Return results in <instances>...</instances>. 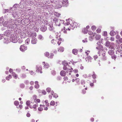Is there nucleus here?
Returning <instances> with one entry per match:
<instances>
[{
    "label": "nucleus",
    "mask_w": 122,
    "mask_h": 122,
    "mask_svg": "<svg viewBox=\"0 0 122 122\" xmlns=\"http://www.w3.org/2000/svg\"><path fill=\"white\" fill-rule=\"evenodd\" d=\"M67 23H66V25L65 27L64 28V29L65 30H70V26L71 25V26L74 28L76 27L78 25V24L76 22H74L72 24H70V22H72V21L70 20V21L69 20H66Z\"/></svg>",
    "instance_id": "f257e3e1"
},
{
    "label": "nucleus",
    "mask_w": 122,
    "mask_h": 122,
    "mask_svg": "<svg viewBox=\"0 0 122 122\" xmlns=\"http://www.w3.org/2000/svg\"><path fill=\"white\" fill-rule=\"evenodd\" d=\"M53 21L55 22L56 24V25L59 26L60 25L61 23H63L64 22V20H57L56 18H55L54 19Z\"/></svg>",
    "instance_id": "f03ea898"
},
{
    "label": "nucleus",
    "mask_w": 122,
    "mask_h": 122,
    "mask_svg": "<svg viewBox=\"0 0 122 122\" xmlns=\"http://www.w3.org/2000/svg\"><path fill=\"white\" fill-rule=\"evenodd\" d=\"M27 49V47L23 45L21 46L20 48V50L22 51H25Z\"/></svg>",
    "instance_id": "7ed1b4c3"
},
{
    "label": "nucleus",
    "mask_w": 122,
    "mask_h": 122,
    "mask_svg": "<svg viewBox=\"0 0 122 122\" xmlns=\"http://www.w3.org/2000/svg\"><path fill=\"white\" fill-rule=\"evenodd\" d=\"M92 58L90 56H88L86 58V61L87 62H91Z\"/></svg>",
    "instance_id": "20e7f679"
},
{
    "label": "nucleus",
    "mask_w": 122,
    "mask_h": 122,
    "mask_svg": "<svg viewBox=\"0 0 122 122\" xmlns=\"http://www.w3.org/2000/svg\"><path fill=\"white\" fill-rule=\"evenodd\" d=\"M34 97H35V99H34V101L36 103H39L40 102V100L39 99H36L37 98L36 96L35 95L34 96Z\"/></svg>",
    "instance_id": "39448f33"
},
{
    "label": "nucleus",
    "mask_w": 122,
    "mask_h": 122,
    "mask_svg": "<svg viewBox=\"0 0 122 122\" xmlns=\"http://www.w3.org/2000/svg\"><path fill=\"white\" fill-rule=\"evenodd\" d=\"M66 72L64 71H61L60 73V74L62 76H64L66 75Z\"/></svg>",
    "instance_id": "423d86ee"
},
{
    "label": "nucleus",
    "mask_w": 122,
    "mask_h": 122,
    "mask_svg": "<svg viewBox=\"0 0 122 122\" xmlns=\"http://www.w3.org/2000/svg\"><path fill=\"white\" fill-rule=\"evenodd\" d=\"M41 30L43 31L44 32L46 31L47 29L46 27V26H42L40 28Z\"/></svg>",
    "instance_id": "0eeeda50"
},
{
    "label": "nucleus",
    "mask_w": 122,
    "mask_h": 122,
    "mask_svg": "<svg viewBox=\"0 0 122 122\" xmlns=\"http://www.w3.org/2000/svg\"><path fill=\"white\" fill-rule=\"evenodd\" d=\"M37 42V40L35 37L33 38L31 41V43L33 44H35Z\"/></svg>",
    "instance_id": "6e6552de"
},
{
    "label": "nucleus",
    "mask_w": 122,
    "mask_h": 122,
    "mask_svg": "<svg viewBox=\"0 0 122 122\" xmlns=\"http://www.w3.org/2000/svg\"><path fill=\"white\" fill-rule=\"evenodd\" d=\"M45 106L44 105H40V107H39L38 108V110L40 111H41L43 109V107H44Z\"/></svg>",
    "instance_id": "1a4fd4ad"
},
{
    "label": "nucleus",
    "mask_w": 122,
    "mask_h": 122,
    "mask_svg": "<svg viewBox=\"0 0 122 122\" xmlns=\"http://www.w3.org/2000/svg\"><path fill=\"white\" fill-rule=\"evenodd\" d=\"M64 50V48L63 47H61L58 49V51L59 52H62Z\"/></svg>",
    "instance_id": "9d476101"
},
{
    "label": "nucleus",
    "mask_w": 122,
    "mask_h": 122,
    "mask_svg": "<svg viewBox=\"0 0 122 122\" xmlns=\"http://www.w3.org/2000/svg\"><path fill=\"white\" fill-rule=\"evenodd\" d=\"M72 53L75 55L77 54V50L76 49H74L72 50Z\"/></svg>",
    "instance_id": "9b49d317"
},
{
    "label": "nucleus",
    "mask_w": 122,
    "mask_h": 122,
    "mask_svg": "<svg viewBox=\"0 0 122 122\" xmlns=\"http://www.w3.org/2000/svg\"><path fill=\"white\" fill-rule=\"evenodd\" d=\"M15 38V37H13L12 38V42H13L14 43H16L18 41V40H17V38H16V39H14Z\"/></svg>",
    "instance_id": "f8f14e48"
},
{
    "label": "nucleus",
    "mask_w": 122,
    "mask_h": 122,
    "mask_svg": "<svg viewBox=\"0 0 122 122\" xmlns=\"http://www.w3.org/2000/svg\"><path fill=\"white\" fill-rule=\"evenodd\" d=\"M35 87L36 88H38L39 87V85L38 84V82L37 81L35 82Z\"/></svg>",
    "instance_id": "ddd939ff"
},
{
    "label": "nucleus",
    "mask_w": 122,
    "mask_h": 122,
    "mask_svg": "<svg viewBox=\"0 0 122 122\" xmlns=\"http://www.w3.org/2000/svg\"><path fill=\"white\" fill-rule=\"evenodd\" d=\"M49 26L50 27L49 28V29L51 30L53 29V28H52L53 27V25L52 23H51L49 25Z\"/></svg>",
    "instance_id": "4468645a"
},
{
    "label": "nucleus",
    "mask_w": 122,
    "mask_h": 122,
    "mask_svg": "<svg viewBox=\"0 0 122 122\" xmlns=\"http://www.w3.org/2000/svg\"><path fill=\"white\" fill-rule=\"evenodd\" d=\"M101 38V36L97 34L96 36V38L97 40H98L100 39Z\"/></svg>",
    "instance_id": "2eb2a0df"
},
{
    "label": "nucleus",
    "mask_w": 122,
    "mask_h": 122,
    "mask_svg": "<svg viewBox=\"0 0 122 122\" xmlns=\"http://www.w3.org/2000/svg\"><path fill=\"white\" fill-rule=\"evenodd\" d=\"M88 30L86 29V28H85L83 30V32L84 33L86 34L87 33Z\"/></svg>",
    "instance_id": "dca6fc26"
},
{
    "label": "nucleus",
    "mask_w": 122,
    "mask_h": 122,
    "mask_svg": "<svg viewBox=\"0 0 122 122\" xmlns=\"http://www.w3.org/2000/svg\"><path fill=\"white\" fill-rule=\"evenodd\" d=\"M12 75L16 79L17 77V76L16 74L14 72H13L12 73Z\"/></svg>",
    "instance_id": "f3484780"
},
{
    "label": "nucleus",
    "mask_w": 122,
    "mask_h": 122,
    "mask_svg": "<svg viewBox=\"0 0 122 122\" xmlns=\"http://www.w3.org/2000/svg\"><path fill=\"white\" fill-rule=\"evenodd\" d=\"M110 35L112 36H113L115 35V32L113 31H112L110 33Z\"/></svg>",
    "instance_id": "a211bd4d"
},
{
    "label": "nucleus",
    "mask_w": 122,
    "mask_h": 122,
    "mask_svg": "<svg viewBox=\"0 0 122 122\" xmlns=\"http://www.w3.org/2000/svg\"><path fill=\"white\" fill-rule=\"evenodd\" d=\"M114 53V51L113 50H110L108 51V53L110 55H112Z\"/></svg>",
    "instance_id": "6ab92c4d"
},
{
    "label": "nucleus",
    "mask_w": 122,
    "mask_h": 122,
    "mask_svg": "<svg viewBox=\"0 0 122 122\" xmlns=\"http://www.w3.org/2000/svg\"><path fill=\"white\" fill-rule=\"evenodd\" d=\"M30 41V39L29 38H28L25 41V43L27 44H28L29 43Z\"/></svg>",
    "instance_id": "aec40b11"
},
{
    "label": "nucleus",
    "mask_w": 122,
    "mask_h": 122,
    "mask_svg": "<svg viewBox=\"0 0 122 122\" xmlns=\"http://www.w3.org/2000/svg\"><path fill=\"white\" fill-rule=\"evenodd\" d=\"M58 40L59 41L57 42V43L58 45H59L61 42V41L62 40V39L61 38H59L58 39Z\"/></svg>",
    "instance_id": "412c9836"
},
{
    "label": "nucleus",
    "mask_w": 122,
    "mask_h": 122,
    "mask_svg": "<svg viewBox=\"0 0 122 122\" xmlns=\"http://www.w3.org/2000/svg\"><path fill=\"white\" fill-rule=\"evenodd\" d=\"M91 29L92 30H95L96 29V27L95 26L93 25L92 26Z\"/></svg>",
    "instance_id": "4be33fe9"
},
{
    "label": "nucleus",
    "mask_w": 122,
    "mask_h": 122,
    "mask_svg": "<svg viewBox=\"0 0 122 122\" xmlns=\"http://www.w3.org/2000/svg\"><path fill=\"white\" fill-rule=\"evenodd\" d=\"M31 36L32 37V38L35 37H36V33H34L32 34Z\"/></svg>",
    "instance_id": "5701e85b"
},
{
    "label": "nucleus",
    "mask_w": 122,
    "mask_h": 122,
    "mask_svg": "<svg viewBox=\"0 0 122 122\" xmlns=\"http://www.w3.org/2000/svg\"><path fill=\"white\" fill-rule=\"evenodd\" d=\"M55 102L54 101H52L51 102L50 104V105H53V106L55 104Z\"/></svg>",
    "instance_id": "b1692460"
},
{
    "label": "nucleus",
    "mask_w": 122,
    "mask_h": 122,
    "mask_svg": "<svg viewBox=\"0 0 122 122\" xmlns=\"http://www.w3.org/2000/svg\"><path fill=\"white\" fill-rule=\"evenodd\" d=\"M45 102L46 105L47 106H48L49 105V103L48 102V101L47 100H45Z\"/></svg>",
    "instance_id": "393cba45"
},
{
    "label": "nucleus",
    "mask_w": 122,
    "mask_h": 122,
    "mask_svg": "<svg viewBox=\"0 0 122 122\" xmlns=\"http://www.w3.org/2000/svg\"><path fill=\"white\" fill-rule=\"evenodd\" d=\"M41 69V68L40 67H37V71L38 72H39L40 71Z\"/></svg>",
    "instance_id": "a878e982"
},
{
    "label": "nucleus",
    "mask_w": 122,
    "mask_h": 122,
    "mask_svg": "<svg viewBox=\"0 0 122 122\" xmlns=\"http://www.w3.org/2000/svg\"><path fill=\"white\" fill-rule=\"evenodd\" d=\"M110 45V42L108 41H107L106 43L105 46H109Z\"/></svg>",
    "instance_id": "bb28decb"
},
{
    "label": "nucleus",
    "mask_w": 122,
    "mask_h": 122,
    "mask_svg": "<svg viewBox=\"0 0 122 122\" xmlns=\"http://www.w3.org/2000/svg\"><path fill=\"white\" fill-rule=\"evenodd\" d=\"M52 92H51V93H52ZM52 95H53V97H55L56 98H57V97H58V96H57V94H53V93H52Z\"/></svg>",
    "instance_id": "cd10ccee"
},
{
    "label": "nucleus",
    "mask_w": 122,
    "mask_h": 122,
    "mask_svg": "<svg viewBox=\"0 0 122 122\" xmlns=\"http://www.w3.org/2000/svg\"><path fill=\"white\" fill-rule=\"evenodd\" d=\"M56 42V40H54V39L52 40L51 41V42L52 43H53L54 44Z\"/></svg>",
    "instance_id": "c85d7f7f"
},
{
    "label": "nucleus",
    "mask_w": 122,
    "mask_h": 122,
    "mask_svg": "<svg viewBox=\"0 0 122 122\" xmlns=\"http://www.w3.org/2000/svg\"><path fill=\"white\" fill-rule=\"evenodd\" d=\"M38 106V104H35L33 105V107L34 109H36L37 107Z\"/></svg>",
    "instance_id": "c756f323"
},
{
    "label": "nucleus",
    "mask_w": 122,
    "mask_h": 122,
    "mask_svg": "<svg viewBox=\"0 0 122 122\" xmlns=\"http://www.w3.org/2000/svg\"><path fill=\"white\" fill-rule=\"evenodd\" d=\"M14 104L16 105H18L19 104V102L17 101H15L14 102Z\"/></svg>",
    "instance_id": "7c9ffc66"
},
{
    "label": "nucleus",
    "mask_w": 122,
    "mask_h": 122,
    "mask_svg": "<svg viewBox=\"0 0 122 122\" xmlns=\"http://www.w3.org/2000/svg\"><path fill=\"white\" fill-rule=\"evenodd\" d=\"M46 90L47 92H50L51 91V89L50 88H47Z\"/></svg>",
    "instance_id": "2f4dec72"
},
{
    "label": "nucleus",
    "mask_w": 122,
    "mask_h": 122,
    "mask_svg": "<svg viewBox=\"0 0 122 122\" xmlns=\"http://www.w3.org/2000/svg\"><path fill=\"white\" fill-rule=\"evenodd\" d=\"M44 66L45 68H47L49 66V65L47 63H46L44 65Z\"/></svg>",
    "instance_id": "473e14b6"
},
{
    "label": "nucleus",
    "mask_w": 122,
    "mask_h": 122,
    "mask_svg": "<svg viewBox=\"0 0 122 122\" xmlns=\"http://www.w3.org/2000/svg\"><path fill=\"white\" fill-rule=\"evenodd\" d=\"M54 14L57 17H59L60 15V14L56 12L55 13H54Z\"/></svg>",
    "instance_id": "72a5a7b5"
},
{
    "label": "nucleus",
    "mask_w": 122,
    "mask_h": 122,
    "mask_svg": "<svg viewBox=\"0 0 122 122\" xmlns=\"http://www.w3.org/2000/svg\"><path fill=\"white\" fill-rule=\"evenodd\" d=\"M11 76L10 75H9V76L7 77L6 78V79L8 80H9L10 78H11Z\"/></svg>",
    "instance_id": "f704fd0d"
},
{
    "label": "nucleus",
    "mask_w": 122,
    "mask_h": 122,
    "mask_svg": "<svg viewBox=\"0 0 122 122\" xmlns=\"http://www.w3.org/2000/svg\"><path fill=\"white\" fill-rule=\"evenodd\" d=\"M30 102L29 101H27L26 102V104L28 105H29L30 104Z\"/></svg>",
    "instance_id": "c9c22d12"
},
{
    "label": "nucleus",
    "mask_w": 122,
    "mask_h": 122,
    "mask_svg": "<svg viewBox=\"0 0 122 122\" xmlns=\"http://www.w3.org/2000/svg\"><path fill=\"white\" fill-rule=\"evenodd\" d=\"M42 93L43 95H45L46 94V92L44 90L42 91Z\"/></svg>",
    "instance_id": "e433bc0d"
},
{
    "label": "nucleus",
    "mask_w": 122,
    "mask_h": 122,
    "mask_svg": "<svg viewBox=\"0 0 122 122\" xmlns=\"http://www.w3.org/2000/svg\"><path fill=\"white\" fill-rule=\"evenodd\" d=\"M107 35V32L106 31H104L103 34V35L105 36H106Z\"/></svg>",
    "instance_id": "4c0bfd02"
},
{
    "label": "nucleus",
    "mask_w": 122,
    "mask_h": 122,
    "mask_svg": "<svg viewBox=\"0 0 122 122\" xmlns=\"http://www.w3.org/2000/svg\"><path fill=\"white\" fill-rule=\"evenodd\" d=\"M45 54L46 56L48 57L50 55L49 53L48 52H46V53Z\"/></svg>",
    "instance_id": "58836bf2"
},
{
    "label": "nucleus",
    "mask_w": 122,
    "mask_h": 122,
    "mask_svg": "<svg viewBox=\"0 0 122 122\" xmlns=\"http://www.w3.org/2000/svg\"><path fill=\"white\" fill-rule=\"evenodd\" d=\"M88 34L90 35H91L93 34V32L91 31H89L88 32Z\"/></svg>",
    "instance_id": "ea45409f"
},
{
    "label": "nucleus",
    "mask_w": 122,
    "mask_h": 122,
    "mask_svg": "<svg viewBox=\"0 0 122 122\" xmlns=\"http://www.w3.org/2000/svg\"><path fill=\"white\" fill-rule=\"evenodd\" d=\"M101 31V30L100 29H98L97 30V33H100Z\"/></svg>",
    "instance_id": "a19ab883"
},
{
    "label": "nucleus",
    "mask_w": 122,
    "mask_h": 122,
    "mask_svg": "<svg viewBox=\"0 0 122 122\" xmlns=\"http://www.w3.org/2000/svg\"><path fill=\"white\" fill-rule=\"evenodd\" d=\"M42 36L40 35L39 36V37H38L39 39H42Z\"/></svg>",
    "instance_id": "79ce46f5"
},
{
    "label": "nucleus",
    "mask_w": 122,
    "mask_h": 122,
    "mask_svg": "<svg viewBox=\"0 0 122 122\" xmlns=\"http://www.w3.org/2000/svg\"><path fill=\"white\" fill-rule=\"evenodd\" d=\"M74 71L75 73H76L78 72V70L77 69H75Z\"/></svg>",
    "instance_id": "37998d69"
},
{
    "label": "nucleus",
    "mask_w": 122,
    "mask_h": 122,
    "mask_svg": "<svg viewBox=\"0 0 122 122\" xmlns=\"http://www.w3.org/2000/svg\"><path fill=\"white\" fill-rule=\"evenodd\" d=\"M26 116L28 117H29L30 116V113H28L26 114Z\"/></svg>",
    "instance_id": "c03bdc74"
},
{
    "label": "nucleus",
    "mask_w": 122,
    "mask_h": 122,
    "mask_svg": "<svg viewBox=\"0 0 122 122\" xmlns=\"http://www.w3.org/2000/svg\"><path fill=\"white\" fill-rule=\"evenodd\" d=\"M64 62H63V64L65 66H67V65H68V64L67 63H65V64H64Z\"/></svg>",
    "instance_id": "a18cd8bd"
},
{
    "label": "nucleus",
    "mask_w": 122,
    "mask_h": 122,
    "mask_svg": "<svg viewBox=\"0 0 122 122\" xmlns=\"http://www.w3.org/2000/svg\"><path fill=\"white\" fill-rule=\"evenodd\" d=\"M76 81L77 82H78L79 81V79L78 78H76Z\"/></svg>",
    "instance_id": "49530a36"
},
{
    "label": "nucleus",
    "mask_w": 122,
    "mask_h": 122,
    "mask_svg": "<svg viewBox=\"0 0 122 122\" xmlns=\"http://www.w3.org/2000/svg\"><path fill=\"white\" fill-rule=\"evenodd\" d=\"M110 40H111L112 41H114V38L113 37H111Z\"/></svg>",
    "instance_id": "de8ad7c7"
},
{
    "label": "nucleus",
    "mask_w": 122,
    "mask_h": 122,
    "mask_svg": "<svg viewBox=\"0 0 122 122\" xmlns=\"http://www.w3.org/2000/svg\"><path fill=\"white\" fill-rule=\"evenodd\" d=\"M117 39H118L120 38V36L118 35H117L116 36Z\"/></svg>",
    "instance_id": "09e8293b"
},
{
    "label": "nucleus",
    "mask_w": 122,
    "mask_h": 122,
    "mask_svg": "<svg viewBox=\"0 0 122 122\" xmlns=\"http://www.w3.org/2000/svg\"><path fill=\"white\" fill-rule=\"evenodd\" d=\"M119 41L120 42H122V38H120L119 39Z\"/></svg>",
    "instance_id": "8fccbe9b"
},
{
    "label": "nucleus",
    "mask_w": 122,
    "mask_h": 122,
    "mask_svg": "<svg viewBox=\"0 0 122 122\" xmlns=\"http://www.w3.org/2000/svg\"><path fill=\"white\" fill-rule=\"evenodd\" d=\"M90 28V26L89 25H87L86 26V29L88 30V29L89 28Z\"/></svg>",
    "instance_id": "3c124183"
},
{
    "label": "nucleus",
    "mask_w": 122,
    "mask_h": 122,
    "mask_svg": "<svg viewBox=\"0 0 122 122\" xmlns=\"http://www.w3.org/2000/svg\"><path fill=\"white\" fill-rule=\"evenodd\" d=\"M58 35V36H57V37H56L57 38V39L58 38V36H59V37L60 35V33H59L58 34H57Z\"/></svg>",
    "instance_id": "603ef678"
},
{
    "label": "nucleus",
    "mask_w": 122,
    "mask_h": 122,
    "mask_svg": "<svg viewBox=\"0 0 122 122\" xmlns=\"http://www.w3.org/2000/svg\"><path fill=\"white\" fill-rule=\"evenodd\" d=\"M19 107L20 108H22V105H20Z\"/></svg>",
    "instance_id": "864d4df0"
},
{
    "label": "nucleus",
    "mask_w": 122,
    "mask_h": 122,
    "mask_svg": "<svg viewBox=\"0 0 122 122\" xmlns=\"http://www.w3.org/2000/svg\"><path fill=\"white\" fill-rule=\"evenodd\" d=\"M65 80H68V78L67 77H66L64 78Z\"/></svg>",
    "instance_id": "5fc2aeb1"
},
{
    "label": "nucleus",
    "mask_w": 122,
    "mask_h": 122,
    "mask_svg": "<svg viewBox=\"0 0 122 122\" xmlns=\"http://www.w3.org/2000/svg\"><path fill=\"white\" fill-rule=\"evenodd\" d=\"M34 82L33 81H31L30 82V84L31 85H33L34 84Z\"/></svg>",
    "instance_id": "6e6d98bb"
},
{
    "label": "nucleus",
    "mask_w": 122,
    "mask_h": 122,
    "mask_svg": "<svg viewBox=\"0 0 122 122\" xmlns=\"http://www.w3.org/2000/svg\"><path fill=\"white\" fill-rule=\"evenodd\" d=\"M44 110H47V109H48V108H47V107H45V108H44Z\"/></svg>",
    "instance_id": "4d7b16f0"
},
{
    "label": "nucleus",
    "mask_w": 122,
    "mask_h": 122,
    "mask_svg": "<svg viewBox=\"0 0 122 122\" xmlns=\"http://www.w3.org/2000/svg\"><path fill=\"white\" fill-rule=\"evenodd\" d=\"M9 71L10 72H11L12 71V69H10L9 70Z\"/></svg>",
    "instance_id": "13d9d810"
},
{
    "label": "nucleus",
    "mask_w": 122,
    "mask_h": 122,
    "mask_svg": "<svg viewBox=\"0 0 122 122\" xmlns=\"http://www.w3.org/2000/svg\"><path fill=\"white\" fill-rule=\"evenodd\" d=\"M85 41L86 42H87V41L86 40V39H85V40H82V41L83 42H85Z\"/></svg>",
    "instance_id": "bf43d9fd"
},
{
    "label": "nucleus",
    "mask_w": 122,
    "mask_h": 122,
    "mask_svg": "<svg viewBox=\"0 0 122 122\" xmlns=\"http://www.w3.org/2000/svg\"><path fill=\"white\" fill-rule=\"evenodd\" d=\"M80 68L81 69H83L84 67H83V66H81L80 67Z\"/></svg>",
    "instance_id": "052dcab7"
},
{
    "label": "nucleus",
    "mask_w": 122,
    "mask_h": 122,
    "mask_svg": "<svg viewBox=\"0 0 122 122\" xmlns=\"http://www.w3.org/2000/svg\"><path fill=\"white\" fill-rule=\"evenodd\" d=\"M33 87L32 86H31L30 87V90H32L33 89Z\"/></svg>",
    "instance_id": "680f3d73"
},
{
    "label": "nucleus",
    "mask_w": 122,
    "mask_h": 122,
    "mask_svg": "<svg viewBox=\"0 0 122 122\" xmlns=\"http://www.w3.org/2000/svg\"><path fill=\"white\" fill-rule=\"evenodd\" d=\"M109 48H110V49H114V47L113 46L112 47H109Z\"/></svg>",
    "instance_id": "e2e57ef3"
},
{
    "label": "nucleus",
    "mask_w": 122,
    "mask_h": 122,
    "mask_svg": "<svg viewBox=\"0 0 122 122\" xmlns=\"http://www.w3.org/2000/svg\"><path fill=\"white\" fill-rule=\"evenodd\" d=\"M90 85L91 86H93V83H91L90 84Z\"/></svg>",
    "instance_id": "0e129e2a"
},
{
    "label": "nucleus",
    "mask_w": 122,
    "mask_h": 122,
    "mask_svg": "<svg viewBox=\"0 0 122 122\" xmlns=\"http://www.w3.org/2000/svg\"><path fill=\"white\" fill-rule=\"evenodd\" d=\"M76 77H78V76H79V74H77L76 75Z\"/></svg>",
    "instance_id": "69168bd1"
},
{
    "label": "nucleus",
    "mask_w": 122,
    "mask_h": 122,
    "mask_svg": "<svg viewBox=\"0 0 122 122\" xmlns=\"http://www.w3.org/2000/svg\"><path fill=\"white\" fill-rule=\"evenodd\" d=\"M94 118H92V119H91V121H92V122L93 121H94Z\"/></svg>",
    "instance_id": "338daca9"
},
{
    "label": "nucleus",
    "mask_w": 122,
    "mask_h": 122,
    "mask_svg": "<svg viewBox=\"0 0 122 122\" xmlns=\"http://www.w3.org/2000/svg\"><path fill=\"white\" fill-rule=\"evenodd\" d=\"M63 69L65 70H66V67H64L63 68Z\"/></svg>",
    "instance_id": "774afa93"
}]
</instances>
